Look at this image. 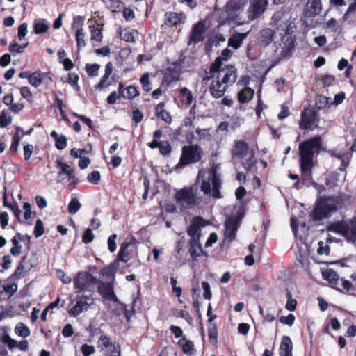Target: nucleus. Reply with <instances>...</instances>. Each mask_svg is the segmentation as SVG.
Segmentation results:
<instances>
[{"label":"nucleus","instance_id":"obj_1","mask_svg":"<svg viewBox=\"0 0 356 356\" xmlns=\"http://www.w3.org/2000/svg\"><path fill=\"white\" fill-rule=\"evenodd\" d=\"M236 78V68L232 65L222 68L220 58H217L202 81L207 83L211 80L209 87V92L213 98L218 99L223 97L227 87L232 85Z\"/></svg>","mask_w":356,"mask_h":356},{"label":"nucleus","instance_id":"obj_2","mask_svg":"<svg viewBox=\"0 0 356 356\" xmlns=\"http://www.w3.org/2000/svg\"><path fill=\"white\" fill-rule=\"evenodd\" d=\"M322 141L320 136L306 140L299 145L302 184L307 186L310 184L314 186H318V184L312 180V169L314 166V155L319 153Z\"/></svg>","mask_w":356,"mask_h":356},{"label":"nucleus","instance_id":"obj_3","mask_svg":"<svg viewBox=\"0 0 356 356\" xmlns=\"http://www.w3.org/2000/svg\"><path fill=\"white\" fill-rule=\"evenodd\" d=\"M272 24L275 26V33L281 36V43L276 45L275 51L280 49V54L283 57H289L295 47L296 38L292 35L293 27L282 11L276 12L272 17Z\"/></svg>","mask_w":356,"mask_h":356},{"label":"nucleus","instance_id":"obj_4","mask_svg":"<svg viewBox=\"0 0 356 356\" xmlns=\"http://www.w3.org/2000/svg\"><path fill=\"white\" fill-rule=\"evenodd\" d=\"M342 197L339 195L323 196L317 202L316 207L310 213L313 220H321L327 218L342 204Z\"/></svg>","mask_w":356,"mask_h":356},{"label":"nucleus","instance_id":"obj_5","mask_svg":"<svg viewBox=\"0 0 356 356\" xmlns=\"http://www.w3.org/2000/svg\"><path fill=\"white\" fill-rule=\"evenodd\" d=\"M232 154L234 156L242 159V165L246 171L251 170L255 164L254 151L250 149L248 145L243 140H236Z\"/></svg>","mask_w":356,"mask_h":356},{"label":"nucleus","instance_id":"obj_6","mask_svg":"<svg viewBox=\"0 0 356 356\" xmlns=\"http://www.w3.org/2000/svg\"><path fill=\"white\" fill-rule=\"evenodd\" d=\"M334 233L344 236L347 241H356V218L349 222L341 221L332 223L327 229Z\"/></svg>","mask_w":356,"mask_h":356},{"label":"nucleus","instance_id":"obj_7","mask_svg":"<svg viewBox=\"0 0 356 356\" xmlns=\"http://www.w3.org/2000/svg\"><path fill=\"white\" fill-rule=\"evenodd\" d=\"M202 154V149L198 145H185L182 147L181 155L177 167L196 163L201 160Z\"/></svg>","mask_w":356,"mask_h":356},{"label":"nucleus","instance_id":"obj_8","mask_svg":"<svg viewBox=\"0 0 356 356\" xmlns=\"http://www.w3.org/2000/svg\"><path fill=\"white\" fill-rule=\"evenodd\" d=\"M197 188H184L177 191L175 194L177 203L183 209H188L195 206L197 203L196 197Z\"/></svg>","mask_w":356,"mask_h":356},{"label":"nucleus","instance_id":"obj_9","mask_svg":"<svg viewBox=\"0 0 356 356\" xmlns=\"http://www.w3.org/2000/svg\"><path fill=\"white\" fill-rule=\"evenodd\" d=\"M209 179L211 180L212 182V189L211 188L210 181H203L201 185V190L205 194H209L211 193V195L215 198H219L220 192L219 188L221 185L220 179L217 176L216 170L213 169L211 172V175L209 177Z\"/></svg>","mask_w":356,"mask_h":356},{"label":"nucleus","instance_id":"obj_10","mask_svg":"<svg viewBox=\"0 0 356 356\" xmlns=\"http://www.w3.org/2000/svg\"><path fill=\"white\" fill-rule=\"evenodd\" d=\"M97 347L104 356H120V348L115 346L111 338L102 334L97 341Z\"/></svg>","mask_w":356,"mask_h":356},{"label":"nucleus","instance_id":"obj_11","mask_svg":"<svg viewBox=\"0 0 356 356\" xmlns=\"http://www.w3.org/2000/svg\"><path fill=\"white\" fill-rule=\"evenodd\" d=\"M317 113L312 108H305L301 114L300 127L305 130H314L318 126Z\"/></svg>","mask_w":356,"mask_h":356},{"label":"nucleus","instance_id":"obj_12","mask_svg":"<svg viewBox=\"0 0 356 356\" xmlns=\"http://www.w3.org/2000/svg\"><path fill=\"white\" fill-rule=\"evenodd\" d=\"M75 286L79 290L88 289L97 283V279L87 272L79 273L74 280Z\"/></svg>","mask_w":356,"mask_h":356},{"label":"nucleus","instance_id":"obj_13","mask_svg":"<svg viewBox=\"0 0 356 356\" xmlns=\"http://www.w3.org/2000/svg\"><path fill=\"white\" fill-rule=\"evenodd\" d=\"M206 32L205 23L203 21H199L197 23L193 24L188 42V45L191 44H197L202 42L204 40V34Z\"/></svg>","mask_w":356,"mask_h":356},{"label":"nucleus","instance_id":"obj_14","mask_svg":"<svg viewBox=\"0 0 356 356\" xmlns=\"http://www.w3.org/2000/svg\"><path fill=\"white\" fill-rule=\"evenodd\" d=\"M268 0H250L248 9V17L254 20L259 17L266 10Z\"/></svg>","mask_w":356,"mask_h":356},{"label":"nucleus","instance_id":"obj_15","mask_svg":"<svg viewBox=\"0 0 356 356\" xmlns=\"http://www.w3.org/2000/svg\"><path fill=\"white\" fill-rule=\"evenodd\" d=\"M93 303L92 298L88 296H81L76 302L75 305L72 307L69 314L70 316L76 317L79 316L81 312L87 311L88 307Z\"/></svg>","mask_w":356,"mask_h":356},{"label":"nucleus","instance_id":"obj_16","mask_svg":"<svg viewBox=\"0 0 356 356\" xmlns=\"http://www.w3.org/2000/svg\"><path fill=\"white\" fill-rule=\"evenodd\" d=\"M225 226L224 242L229 243L236 237V233L239 227V222L236 219L231 218L225 221Z\"/></svg>","mask_w":356,"mask_h":356},{"label":"nucleus","instance_id":"obj_17","mask_svg":"<svg viewBox=\"0 0 356 356\" xmlns=\"http://www.w3.org/2000/svg\"><path fill=\"white\" fill-rule=\"evenodd\" d=\"M136 244L133 242L124 243L118 252V259L121 261L127 262L136 253Z\"/></svg>","mask_w":356,"mask_h":356},{"label":"nucleus","instance_id":"obj_18","mask_svg":"<svg viewBox=\"0 0 356 356\" xmlns=\"http://www.w3.org/2000/svg\"><path fill=\"white\" fill-rule=\"evenodd\" d=\"M186 15L184 13L168 12L165 13V24L169 26H177L186 22Z\"/></svg>","mask_w":356,"mask_h":356},{"label":"nucleus","instance_id":"obj_19","mask_svg":"<svg viewBox=\"0 0 356 356\" xmlns=\"http://www.w3.org/2000/svg\"><path fill=\"white\" fill-rule=\"evenodd\" d=\"M322 5L321 0H308L305 7V15L308 17H315L321 13Z\"/></svg>","mask_w":356,"mask_h":356},{"label":"nucleus","instance_id":"obj_20","mask_svg":"<svg viewBox=\"0 0 356 356\" xmlns=\"http://www.w3.org/2000/svg\"><path fill=\"white\" fill-rule=\"evenodd\" d=\"M98 291L108 300L118 302V298L115 295L113 286L110 283L101 282L98 286Z\"/></svg>","mask_w":356,"mask_h":356},{"label":"nucleus","instance_id":"obj_21","mask_svg":"<svg viewBox=\"0 0 356 356\" xmlns=\"http://www.w3.org/2000/svg\"><path fill=\"white\" fill-rule=\"evenodd\" d=\"M274 32L269 28H265L260 31L258 35L259 44L267 47L273 41Z\"/></svg>","mask_w":356,"mask_h":356},{"label":"nucleus","instance_id":"obj_22","mask_svg":"<svg viewBox=\"0 0 356 356\" xmlns=\"http://www.w3.org/2000/svg\"><path fill=\"white\" fill-rule=\"evenodd\" d=\"M205 225L204 220L200 217L193 218L191 224L187 229V233L191 235H201V227Z\"/></svg>","mask_w":356,"mask_h":356},{"label":"nucleus","instance_id":"obj_23","mask_svg":"<svg viewBox=\"0 0 356 356\" xmlns=\"http://www.w3.org/2000/svg\"><path fill=\"white\" fill-rule=\"evenodd\" d=\"M293 345L289 337L284 336L282 339L280 347V356H293L292 355Z\"/></svg>","mask_w":356,"mask_h":356},{"label":"nucleus","instance_id":"obj_24","mask_svg":"<svg viewBox=\"0 0 356 356\" xmlns=\"http://www.w3.org/2000/svg\"><path fill=\"white\" fill-rule=\"evenodd\" d=\"M165 103L161 102L155 106V115L156 116L161 118L164 122L168 124L172 122V117L169 112L163 109Z\"/></svg>","mask_w":356,"mask_h":356},{"label":"nucleus","instance_id":"obj_25","mask_svg":"<svg viewBox=\"0 0 356 356\" xmlns=\"http://www.w3.org/2000/svg\"><path fill=\"white\" fill-rule=\"evenodd\" d=\"M119 89L121 95L125 99H133L139 95L138 90L134 86H129L127 88L123 89L122 83H120Z\"/></svg>","mask_w":356,"mask_h":356},{"label":"nucleus","instance_id":"obj_26","mask_svg":"<svg viewBox=\"0 0 356 356\" xmlns=\"http://www.w3.org/2000/svg\"><path fill=\"white\" fill-rule=\"evenodd\" d=\"M342 19L344 22L347 21L349 24H354L356 22V2L350 5Z\"/></svg>","mask_w":356,"mask_h":356},{"label":"nucleus","instance_id":"obj_27","mask_svg":"<svg viewBox=\"0 0 356 356\" xmlns=\"http://www.w3.org/2000/svg\"><path fill=\"white\" fill-rule=\"evenodd\" d=\"M245 37L246 34L244 33L234 34L229 38L228 40V45L235 49H237L241 47L242 42Z\"/></svg>","mask_w":356,"mask_h":356},{"label":"nucleus","instance_id":"obj_28","mask_svg":"<svg viewBox=\"0 0 356 356\" xmlns=\"http://www.w3.org/2000/svg\"><path fill=\"white\" fill-rule=\"evenodd\" d=\"M254 95V90L250 88H245L238 94V98L241 103L250 101Z\"/></svg>","mask_w":356,"mask_h":356},{"label":"nucleus","instance_id":"obj_29","mask_svg":"<svg viewBox=\"0 0 356 356\" xmlns=\"http://www.w3.org/2000/svg\"><path fill=\"white\" fill-rule=\"evenodd\" d=\"M180 99L183 104L186 106L191 104L193 97L192 92L186 87L180 90Z\"/></svg>","mask_w":356,"mask_h":356},{"label":"nucleus","instance_id":"obj_30","mask_svg":"<svg viewBox=\"0 0 356 356\" xmlns=\"http://www.w3.org/2000/svg\"><path fill=\"white\" fill-rule=\"evenodd\" d=\"M15 332L17 335L26 338L30 335L29 328L23 323H18L15 327Z\"/></svg>","mask_w":356,"mask_h":356},{"label":"nucleus","instance_id":"obj_31","mask_svg":"<svg viewBox=\"0 0 356 356\" xmlns=\"http://www.w3.org/2000/svg\"><path fill=\"white\" fill-rule=\"evenodd\" d=\"M179 344L182 347L184 353L191 355L195 352L194 344L192 341L182 339L179 341Z\"/></svg>","mask_w":356,"mask_h":356},{"label":"nucleus","instance_id":"obj_32","mask_svg":"<svg viewBox=\"0 0 356 356\" xmlns=\"http://www.w3.org/2000/svg\"><path fill=\"white\" fill-rule=\"evenodd\" d=\"M19 130H22V128L19 127H17L15 129V136L13 138L12 143L10 147V152L12 153H15L17 151V148L20 142Z\"/></svg>","mask_w":356,"mask_h":356},{"label":"nucleus","instance_id":"obj_33","mask_svg":"<svg viewBox=\"0 0 356 356\" xmlns=\"http://www.w3.org/2000/svg\"><path fill=\"white\" fill-rule=\"evenodd\" d=\"M188 252L193 261H197L203 252L201 245H190Z\"/></svg>","mask_w":356,"mask_h":356},{"label":"nucleus","instance_id":"obj_34","mask_svg":"<svg viewBox=\"0 0 356 356\" xmlns=\"http://www.w3.org/2000/svg\"><path fill=\"white\" fill-rule=\"evenodd\" d=\"M42 79L43 74L38 72H35L34 73L31 74L29 82L33 86L38 87L42 83Z\"/></svg>","mask_w":356,"mask_h":356},{"label":"nucleus","instance_id":"obj_35","mask_svg":"<svg viewBox=\"0 0 356 356\" xmlns=\"http://www.w3.org/2000/svg\"><path fill=\"white\" fill-rule=\"evenodd\" d=\"M57 168H60V171L58 172V176L65 174L66 175H70L71 173L74 172V170L70 168L67 163H63L61 161H57Z\"/></svg>","mask_w":356,"mask_h":356},{"label":"nucleus","instance_id":"obj_36","mask_svg":"<svg viewBox=\"0 0 356 356\" xmlns=\"http://www.w3.org/2000/svg\"><path fill=\"white\" fill-rule=\"evenodd\" d=\"M208 334L211 343L216 344L217 343L218 330L215 323H209L208 326Z\"/></svg>","mask_w":356,"mask_h":356},{"label":"nucleus","instance_id":"obj_37","mask_svg":"<svg viewBox=\"0 0 356 356\" xmlns=\"http://www.w3.org/2000/svg\"><path fill=\"white\" fill-rule=\"evenodd\" d=\"M323 276L325 280H327L332 284H335L339 279V275L337 273L332 269L325 270L323 273Z\"/></svg>","mask_w":356,"mask_h":356},{"label":"nucleus","instance_id":"obj_38","mask_svg":"<svg viewBox=\"0 0 356 356\" xmlns=\"http://www.w3.org/2000/svg\"><path fill=\"white\" fill-rule=\"evenodd\" d=\"M136 31H129L128 30H124L120 31V38L126 42H134L135 41V35H136Z\"/></svg>","mask_w":356,"mask_h":356},{"label":"nucleus","instance_id":"obj_39","mask_svg":"<svg viewBox=\"0 0 356 356\" xmlns=\"http://www.w3.org/2000/svg\"><path fill=\"white\" fill-rule=\"evenodd\" d=\"M81 207L79 200L76 197L72 198L68 204V212L71 214H75L78 212Z\"/></svg>","mask_w":356,"mask_h":356},{"label":"nucleus","instance_id":"obj_40","mask_svg":"<svg viewBox=\"0 0 356 356\" xmlns=\"http://www.w3.org/2000/svg\"><path fill=\"white\" fill-rule=\"evenodd\" d=\"M331 99L323 95L318 96L316 100V104L318 109H323L326 108L330 102Z\"/></svg>","mask_w":356,"mask_h":356},{"label":"nucleus","instance_id":"obj_41","mask_svg":"<svg viewBox=\"0 0 356 356\" xmlns=\"http://www.w3.org/2000/svg\"><path fill=\"white\" fill-rule=\"evenodd\" d=\"M90 28L91 29V40L101 42L102 40V29L95 26H90Z\"/></svg>","mask_w":356,"mask_h":356},{"label":"nucleus","instance_id":"obj_42","mask_svg":"<svg viewBox=\"0 0 356 356\" xmlns=\"http://www.w3.org/2000/svg\"><path fill=\"white\" fill-rule=\"evenodd\" d=\"M75 38L79 49L86 46V43L85 42V33L83 30L76 31Z\"/></svg>","mask_w":356,"mask_h":356},{"label":"nucleus","instance_id":"obj_43","mask_svg":"<svg viewBox=\"0 0 356 356\" xmlns=\"http://www.w3.org/2000/svg\"><path fill=\"white\" fill-rule=\"evenodd\" d=\"M49 26L42 22H35L34 24V32L36 34L44 33L47 31Z\"/></svg>","mask_w":356,"mask_h":356},{"label":"nucleus","instance_id":"obj_44","mask_svg":"<svg viewBox=\"0 0 356 356\" xmlns=\"http://www.w3.org/2000/svg\"><path fill=\"white\" fill-rule=\"evenodd\" d=\"M99 67L100 66L98 64H87L86 69L89 76H96L98 74Z\"/></svg>","mask_w":356,"mask_h":356},{"label":"nucleus","instance_id":"obj_45","mask_svg":"<svg viewBox=\"0 0 356 356\" xmlns=\"http://www.w3.org/2000/svg\"><path fill=\"white\" fill-rule=\"evenodd\" d=\"M11 117L5 111L0 113V127H5L11 123Z\"/></svg>","mask_w":356,"mask_h":356},{"label":"nucleus","instance_id":"obj_46","mask_svg":"<svg viewBox=\"0 0 356 356\" xmlns=\"http://www.w3.org/2000/svg\"><path fill=\"white\" fill-rule=\"evenodd\" d=\"M84 23V18L81 16H76L73 19L72 27L74 29L79 31L80 29L83 30V25Z\"/></svg>","mask_w":356,"mask_h":356},{"label":"nucleus","instance_id":"obj_47","mask_svg":"<svg viewBox=\"0 0 356 356\" xmlns=\"http://www.w3.org/2000/svg\"><path fill=\"white\" fill-rule=\"evenodd\" d=\"M44 232L43 222L40 219H38L34 228V235L36 238L42 236Z\"/></svg>","mask_w":356,"mask_h":356},{"label":"nucleus","instance_id":"obj_48","mask_svg":"<svg viewBox=\"0 0 356 356\" xmlns=\"http://www.w3.org/2000/svg\"><path fill=\"white\" fill-rule=\"evenodd\" d=\"M326 28L330 29L334 33L340 32V26L338 25L337 20L334 18L328 20L326 24Z\"/></svg>","mask_w":356,"mask_h":356},{"label":"nucleus","instance_id":"obj_49","mask_svg":"<svg viewBox=\"0 0 356 356\" xmlns=\"http://www.w3.org/2000/svg\"><path fill=\"white\" fill-rule=\"evenodd\" d=\"M1 341L6 344L10 349H12L17 346V341L10 338L8 334H5L1 338Z\"/></svg>","mask_w":356,"mask_h":356},{"label":"nucleus","instance_id":"obj_50","mask_svg":"<svg viewBox=\"0 0 356 356\" xmlns=\"http://www.w3.org/2000/svg\"><path fill=\"white\" fill-rule=\"evenodd\" d=\"M54 142L56 147L60 150H63L67 147V138L64 135H60V137Z\"/></svg>","mask_w":356,"mask_h":356},{"label":"nucleus","instance_id":"obj_51","mask_svg":"<svg viewBox=\"0 0 356 356\" xmlns=\"http://www.w3.org/2000/svg\"><path fill=\"white\" fill-rule=\"evenodd\" d=\"M159 148L160 153L164 156L169 154L172 150L171 146L168 142L163 143L160 141Z\"/></svg>","mask_w":356,"mask_h":356},{"label":"nucleus","instance_id":"obj_52","mask_svg":"<svg viewBox=\"0 0 356 356\" xmlns=\"http://www.w3.org/2000/svg\"><path fill=\"white\" fill-rule=\"evenodd\" d=\"M140 83L142 84L143 88L146 92H149L152 90L150 87V83L149 81V74H144L140 78Z\"/></svg>","mask_w":356,"mask_h":356},{"label":"nucleus","instance_id":"obj_53","mask_svg":"<svg viewBox=\"0 0 356 356\" xmlns=\"http://www.w3.org/2000/svg\"><path fill=\"white\" fill-rule=\"evenodd\" d=\"M100 173L99 171L95 170L92 171L88 175V180L94 184H97L99 181L100 180Z\"/></svg>","mask_w":356,"mask_h":356},{"label":"nucleus","instance_id":"obj_54","mask_svg":"<svg viewBox=\"0 0 356 356\" xmlns=\"http://www.w3.org/2000/svg\"><path fill=\"white\" fill-rule=\"evenodd\" d=\"M24 264V262H21V261L19 262L16 270L12 275L13 277H14L15 279H19V278L22 277L24 271H26V270L23 266Z\"/></svg>","mask_w":356,"mask_h":356},{"label":"nucleus","instance_id":"obj_55","mask_svg":"<svg viewBox=\"0 0 356 356\" xmlns=\"http://www.w3.org/2000/svg\"><path fill=\"white\" fill-rule=\"evenodd\" d=\"M94 238V235L92 234V232L90 229H87L85 232L83 234L82 236V241L84 243H89L92 241Z\"/></svg>","mask_w":356,"mask_h":356},{"label":"nucleus","instance_id":"obj_56","mask_svg":"<svg viewBox=\"0 0 356 356\" xmlns=\"http://www.w3.org/2000/svg\"><path fill=\"white\" fill-rule=\"evenodd\" d=\"M317 252L318 254H324L325 255H328L330 253V247L327 244H325L324 242L319 241Z\"/></svg>","mask_w":356,"mask_h":356},{"label":"nucleus","instance_id":"obj_57","mask_svg":"<svg viewBox=\"0 0 356 356\" xmlns=\"http://www.w3.org/2000/svg\"><path fill=\"white\" fill-rule=\"evenodd\" d=\"M34 147L31 144H26L24 146V157L25 161H28L33 152Z\"/></svg>","mask_w":356,"mask_h":356},{"label":"nucleus","instance_id":"obj_58","mask_svg":"<svg viewBox=\"0 0 356 356\" xmlns=\"http://www.w3.org/2000/svg\"><path fill=\"white\" fill-rule=\"evenodd\" d=\"M81 350L84 356H90L95 353V348L93 346L83 344L81 347Z\"/></svg>","mask_w":356,"mask_h":356},{"label":"nucleus","instance_id":"obj_59","mask_svg":"<svg viewBox=\"0 0 356 356\" xmlns=\"http://www.w3.org/2000/svg\"><path fill=\"white\" fill-rule=\"evenodd\" d=\"M9 51L13 55L16 54H22L24 52V47L18 44L17 42L11 44L9 47Z\"/></svg>","mask_w":356,"mask_h":356},{"label":"nucleus","instance_id":"obj_60","mask_svg":"<svg viewBox=\"0 0 356 356\" xmlns=\"http://www.w3.org/2000/svg\"><path fill=\"white\" fill-rule=\"evenodd\" d=\"M143 118V114L138 109H134L132 111V120L135 122L136 126L142 121Z\"/></svg>","mask_w":356,"mask_h":356},{"label":"nucleus","instance_id":"obj_61","mask_svg":"<svg viewBox=\"0 0 356 356\" xmlns=\"http://www.w3.org/2000/svg\"><path fill=\"white\" fill-rule=\"evenodd\" d=\"M295 321V316L292 314H289L287 316H282L280 318V321L283 323L291 326Z\"/></svg>","mask_w":356,"mask_h":356},{"label":"nucleus","instance_id":"obj_62","mask_svg":"<svg viewBox=\"0 0 356 356\" xmlns=\"http://www.w3.org/2000/svg\"><path fill=\"white\" fill-rule=\"evenodd\" d=\"M27 33V24L23 23L18 28L17 37L19 40H23Z\"/></svg>","mask_w":356,"mask_h":356},{"label":"nucleus","instance_id":"obj_63","mask_svg":"<svg viewBox=\"0 0 356 356\" xmlns=\"http://www.w3.org/2000/svg\"><path fill=\"white\" fill-rule=\"evenodd\" d=\"M74 329L72 325L69 323L66 324L62 330L63 335L66 338L72 337L74 334Z\"/></svg>","mask_w":356,"mask_h":356},{"label":"nucleus","instance_id":"obj_64","mask_svg":"<svg viewBox=\"0 0 356 356\" xmlns=\"http://www.w3.org/2000/svg\"><path fill=\"white\" fill-rule=\"evenodd\" d=\"M159 356H177L175 349L171 346L164 348Z\"/></svg>","mask_w":356,"mask_h":356}]
</instances>
